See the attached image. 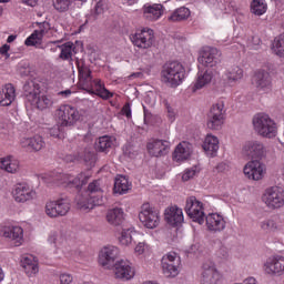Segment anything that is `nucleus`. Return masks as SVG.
Here are the masks:
<instances>
[{
	"instance_id": "obj_1",
	"label": "nucleus",
	"mask_w": 284,
	"mask_h": 284,
	"mask_svg": "<svg viewBox=\"0 0 284 284\" xmlns=\"http://www.w3.org/2000/svg\"><path fill=\"white\" fill-rule=\"evenodd\" d=\"M185 79V67L179 61L166 62L162 67L161 81L168 88H179Z\"/></svg>"
},
{
	"instance_id": "obj_2",
	"label": "nucleus",
	"mask_w": 284,
	"mask_h": 284,
	"mask_svg": "<svg viewBox=\"0 0 284 284\" xmlns=\"http://www.w3.org/2000/svg\"><path fill=\"white\" fill-rule=\"evenodd\" d=\"M78 72L79 79L82 81V83H84V85H88V83H93L95 91H89L91 94H97V97H100V99H103L104 101H108V99H112L114 97V93L110 92V90L105 88V84H103L100 79L92 81V71L88 65L78 62Z\"/></svg>"
},
{
	"instance_id": "obj_3",
	"label": "nucleus",
	"mask_w": 284,
	"mask_h": 284,
	"mask_svg": "<svg viewBox=\"0 0 284 284\" xmlns=\"http://www.w3.org/2000/svg\"><path fill=\"white\" fill-rule=\"evenodd\" d=\"M253 125L261 136L274 139L276 136V122L265 113H258L253 119Z\"/></svg>"
},
{
	"instance_id": "obj_4",
	"label": "nucleus",
	"mask_w": 284,
	"mask_h": 284,
	"mask_svg": "<svg viewBox=\"0 0 284 284\" xmlns=\"http://www.w3.org/2000/svg\"><path fill=\"white\" fill-rule=\"evenodd\" d=\"M223 123H225V103L220 101L211 106L206 125L209 130H221Z\"/></svg>"
},
{
	"instance_id": "obj_5",
	"label": "nucleus",
	"mask_w": 284,
	"mask_h": 284,
	"mask_svg": "<svg viewBox=\"0 0 284 284\" xmlns=\"http://www.w3.org/2000/svg\"><path fill=\"white\" fill-rule=\"evenodd\" d=\"M139 219L142 225L148 230H154V227H159V223H161L159 210L152 207L150 203H144L141 206Z\"/></svg>"
},
{
	"instance_id": "obj_6",
	"label": "nucleus",
	"mask_w": 284,
	"mask_h": 284,
	"mask_svg": "<svg viewBox=\"0 0 284 284\" xmlns=\"http://www.w3.org/2000/svg\"><path fill=\"white\" fill-rule=\"evenodd\" d=\"M262 201L270 210H278L284 205V191L278 186H271L265 190Z\"/></svg>"
},
{
	"instance_id": "obj_7",
	"label": "nucleus",
	"mask_w": 284,
	"mask_h": 284,
	"mask_svg": "<svg viewBox=\"0 0 284 284\" xmlns=\"http://www.w3.org/2000/svg\"><path fill=\"white\" fill-rule=\"evenodd\" d=\"M70 207V200L68 197H60L55 201L47 202L45 214L50 219H59L60 216H67Z\"/></svg>"
},
{
	"instance_id": "obj_8",
	"label": "nucleus",
	"mask_w": 284,
	"mask_h": 284,
	"mask_svg": "<svg viewBox=\"0 0 284 284\" xmlns=\"http://www.w3.org/2000/svg\"><path fill=\"white\" fill-rule=\"evenodd\" d=\"M185 212L194 223H199V225H203V223H205L203 203L196 200V196H190L186 199Z\"/></svg>"
},
{
	"instance_id": "obj_9",
	"label": "nucleus",
	"mask_w": 284,
	"mask_h": 284,
	"mask_svg": "<svg viewBox=\"0 0 284 284\" xmlns=\"http://www.w3.org/2000/svg\"><path fill=\"white\" fill-rule=\"evenodd\" d=\"M55 116H58L61 128H70L80 119L79 111L71 105H61L55 111Z\"/></svg>"
},
{
	"instance_id": "obj_10",
	"label": "nucleus",
	"mask_w": 284,
	"mask_h": 284,
	"mask_svg": "<svg viewBox=\"0 0 284 284\" xmlns=\"http://www.w3.org/2000/svg\"><path fill=\"white\" fill-rule=\"evenodd\" d=\"M162 272L166 278H174L179 276V267L181 265V257L176 256L175 252L168 253L162 257Z\"/></svg>"
},
{
	"instance_id": "obj_11",
	"label": "nucleus",
	"mask_w": 284,
	"mask_h": 284,
	"mask_svg": "<svg viewBox=\"0 0 284 284\" xmlns=\"http://www.w3.org/2000/svg\"><path fill=\"white\" fill-rule=\"evenodd\" d=\"M131 43L140 50H148L154 45V30L142 29L130 36Z\"/></svg>"
},
{
	"instance_id": "obj_12",
	"label": "nucleus",
	"mask_w": 284,
	"mask_h": 284,
	"mask_svg": "<svg viewBox=\"0 0 284 284\" xmlns=\"http://www.w3.org/2000/svg\"><path fill=\"white\" fill-rule=\"evenodd\" d=\"M199 63L205 68H214L221 63V51L216 48L205 47L199 58Z\"/></svg>"
},
{
	"instance_id": "obj_13",
	"label": "nucleus",
	"mask_w": 284,
	"mask_h": 284,
	"mask_svg": "<svg viewBox=\"0 0 284 284\" xmlns=\"http://www.w3.org/2000/svg\"><path fill=\"white\" fill-rule=\"evenodd\" d=\"M244 174L252 181H261L265 176V164L261 160H251L244 166Z\"/></svg>"
},
{
	"instance_id": "obj_14",
	"label": "nucleus",
	"mask_w": 284,
	"mask_h": 284,
	"mask_svg": "<svg viewBox=\"0 0 284 284\" xmlns=\"http://www.w3.org/2000/svg\"><path fill=\"white\" fill-rule=\"evenodd\" d=\"M119 256V247L116 246H106L100 252L99 263L102 267L106 270H112V266L115 265L114 261H116Z\"/></svg>"
},
{
	"instance_id": "obj_15",
	"label": "nucleus",
	"mask_w": 284,
	"mask_h": 284,
	"mask_svg": "<svg viewBox=\"0 0 284 284\" xmlns=\"http://www.w3.org/2000/svg\"><path fill=\"white\" fill-rule=\"evenodd\" d=\"M111 270H113L115 278H121V281H130V278H134V270L125 260L118 261Z\"/></svg>"
},
{
	"instance_id": "obj_16",
	"label": "nucleus",
	"mask_w": 284,
	"mask_h": 284,
	"mask_svg": "<svg viewBox=\"0 0 284 284\" xmlns=\"http://www.w3.org/2000/svg\"><path fill=\"white\" fill-rule=\"evenodd\" d=\"M220 278L221 275L213 263L209 262L202 265V276L200 280L201 284H216L219 283Z\"/></svg>"
},
{
	"instance_id": "obj_17",
	"label": "nucleus",
	"mask_w": 284,
	"mask_h": 284,
	"mask_svg": "<svg viewBox=\"0 0 284 284\" xmlns=\"http://www.w3.org/2000/svg\"><path fill=\"white\" fill-rule=\"evenodd\" d=\"M253 85L260 92H270L272 90V75L267 71H257L253 77Z\"/></svg>"
},
{
	"instance_id": "obj_18",
	"label": "nucleus",
	"mask_w": 284,
	"mask_h": 284,
	"mask_svg": "<svg viewBox=\"0 0 284 284\" xmlns=\"http://www.w3.org/2000/svg\"><path fill=\"white\" fill-rule=\"evenodd\" d=\"M146 150L151 156H165L170 151V142L165 140H151L146 144Z\"/></svg>"
},
{
	"instance_id": "obj_19",
	"label": "nucleus",
	"mask_w": 284,
	"mask_h": 284,
	"mask_svg": "<svg viewBox=\"0 0 284 284\" xmlns=\"http://www.w3.org/2000/svg\"><path fill=\"white\" fill-rule=\"evenodd\" d=\"M244 154L250 156L252 161H261L265 156V146L258 141L247 142L243 148Z\"/></svg>"
},
{
	"instance_id": "obj_20",
	"label": "nucleus",
	"mask_w": 284,
	"mask_h": 284,
	"mask_svg": "<svg viewBox=\"0 0 284 284\" xmlns=\"http://www.w3.org/2000/svg\"><path fill=\"white\" fill-rule=\"evenodd\" d=\"M41 94V81L33 79L28 80L23 85V97L28 103L36 101Z\"/></svg>"
},
{
	"instance_id": "obj_21",
	"label": "nucleus",
	"mask_w": 284,
	"mask_h": 284,
	"mask_svg": "<svg viewBox=\"0 0 284 284\" xmlns=\"http://www.w3.org/2000/svg\"><path fill=\"white\" fill-rule=\"evenodd\" d=\"M12 194L17 203H26V201H30L33 199L34 191H32L30 185L26 183H20L14 186Z\"/></svg>"
},
{
	"instance_id": "obj_22",
	"label": "nucleus",
	"mask_w": 284,
	"mask_h": 284,
	"mask_svg": "<svg viewBox=\"0 0 284 284\" xmlns=\"http://www.w3.org/2000/svg\"><path fill=\"white\" fill-rule=\"evenodd\" d=\"M20 145L27 150V152H41V150L45 148V141H43L41 135H36L33 138H22Z\"/></svg>"
},
{
	"instance_id": "obj_23",
	"label": "nucleus",
	"mask_w": 284,
	"mask_h": 284,
	"mask_svg": "<svg viewBox=\"0 0 284 284\" xmlns=\"http://www.w3.org/2000/svg\"><path fill=\"white\" fill-rule=\"evenodd\" d=\"M164 219L169 225H172V227H176L183 223V209L174 205L171 207H168L164 213Z\"/></svg>"
},
{
	"instance_id": "obj_24",
	"label": "nucleus",
	"mask_w": 284,
	"mask_h": 284,
	"mask_svg": "<svg viewBox=\"0 0 284 284\" xmlns=\"http://www.w3.org/2000/svg\"><path fill=\"white\" fill-rule=\"evenodd\" d=\"M85 192L88 193V196L97 203V205H103V203H105L103 200V187H101L100 180H94L89 183Z\"/></svg>"
},
{
	"instance_id": "obj_25",
	"label": "nucleus",
	"mask_w": 284,
	"mask_h": 284,
	"mask_svg": "<svg viewBox=\"0 0 284 284\" xmlns=\"http://www.w3.org/2000/svg\"><path fill=\"white\" fill-rule=\"evenodd\" d=\"M266 274H284V257L281 255L270 257L265 263Z\"/></svg>"
},
{
	"instance_id": "obj_26",
	"label": "nucleus",
	"mask_w": 284,
	"mask_h": 284,
	"mask_svg": "<svg viewBox=\"0 0 284 284\" xmlns=\"http://www.w3.org/2000/svg\"><path fill=\"white\" fill-rule=\"evenodd\" d=\"M4 239H10L14 247H19L23 243V229L21 226H6L2 229Z\"/></svg>"
},
{
	"instance_id": "obj_27",
	"label": "nucleus",
	"mask_w": 284,
	"mask_h": 284,
	"mask_svg": "<svg viewBox=\"0 0 284 284\" xmlns=\"http://www.w3.org/2000/svg\"><path fill=\"white\" fill-rule=\"evenodd\" d=\"M16 99L17 89H14V85L12 83H8L2 89H0V105H2V108H8V105H12Z\"/></svg>"
},
{
	"instance_id": "obj_28",
	"label": "nucleus",
	"mask_w": 284,
	"mask_h": 284,
	"mask_svg": "<svg viewBox=\"0 0 284 284\" xmlns=\"http://www.w3.org/2000/svg\"><path fill=\"white\" fill-rule=\"evenodd\" d=\"M163 12H165V8L160 3L144 4L143 7V17L146 21H159V18L163 17Z\"/></svg>"
},
{
	"instance_id": "obj_29",
	"label": "nucleus",
	"mask_w": 284,
	"mask_h": 284,
	"mask_svg": "<svg viewBox=\"0 0 284 284\" xmlns=\"http://www.w3.org/2000/svg\"><path fill=\"white\" fill-rule=\"evenodd\" d=\"M206 226L210 232H223L225 230V219L217 213H211L205 217Z\"/></svg>"
},
{
	"instance_id": "obj_30",
	"label": "nucleus",
	"mask_w": 284,
	"mask_h": 284,
	"mask_svg": "<svg viewBox=\"0 0 284 284\" xmlns=\"http://www.w3.org/2000/svg\"><path fill=\"white\" fill-rule=\"evenodd\" d=\"M192 156V144L190 142H180L174 152H173V161L178 163L181 161H187Z\"/></svg>"
},
{
	"instance_id": "obj_31",
	"label": "nucleus",
	"mask_w": 284,
	"mask_h": 284,
	"mask_svg": "<svg viewBox=\"0 0 284 284\" xmlns=\"http://www.w3.org/2000/svg\"><path fill=\"white\" fill-rule=\"evenodd\" d=\"M106 221L109 225H113V227H119L123 225V221H125V213L121 207H114L106 212Z\"/></svg>"
},
{
	"instance_id": "obj_32",
	"label": "nucleus",
	"mask_w": 284,
	"mask_h": 284,
	"mask_svg": "<svg viewBox=\"0 0 284 284\" xmlns=\"http://www.w3.org/2000/svg\"><path fill=\"white\" fill-rule=\"evenodd\" d=\"M214 78V73L212 71H200L197 73V79L195 83H193L192 92H196V90H202V88H205V85L212 83V79Z\"/></svg>"
},
{
	"instance_id": "obj_33",
	"label": "nucleus",
	"mask_w": 284,
	"mask_h": 284,
	"mask_svg": "<svg viewBox=\"0 0 284 284\" xmlns=\"http://www.w3.org/2000/svg\"><path fill=\"white\" fill-rule=\"evenodd\" d=\"M202 148L209 156H216V152H219V138L207 134Z\"/></svg>"
},
{
	"instance_id": "obj_34",
	"label": "nucleus",
	"mask_w": 284,
	"mask_h": 284,
	"mask_svg": "<svg viewBox=\"0 0 284 284\" xmlns=\"http://www.w3.org/2000/svg\"><path fill=\"white\" fill-rule=\"evenodd\" d=\"M19 160L12 156L2 158L0 160V170H4V172H9V174H17V172H19Z\"/></svg>"
},
{
	"instance_id": "obj_35",
	"label": "nucleus",
	"mask_w": 284,
	"mask_h": 284,
	"mask_svg": "<svg viewBox=\"0 0 284 284\" xmlns=\"http://www.w3.org/2000/svg\"><path fill=\"white\" fill-rule=\"evenodd\" d=\"M116 143V138L110 135L100 136L99 140L95 142V150L98 152H110L112 148Z\"/></svg>"
},
{
	"instance_id": "obj_36",
	"label": "nucleus",
	"mask_w": 284,
	"mask_h": 284,
	"mask_svg": "<svg viewBox=\"0 0 284 284\" xmlns=\"http://www.w3.org/2000/svg\"><path fill=\"white\" fill-rule=\"evenodd\" d=\"M75 203L77 206L79 207V210H94V207H97V204L94 202V200L90 199V196H88L87 191L84 192V194L82 193H78L75 196Z\"/></svg>"
},
{
	"instance_id": "obj_37",
	"label": "nucleus",
	"mask_w": 284,
	"mask_h": 284,
	"mask_svg": "<svg viewBox=\"0 0 284 284\" xmlns=\"http://www.w3.org/2000/svg\"><path fill=\"white\" fill-rule=\"evenodd\" d=\"M132 183L128 180V178L123 175H119L115 178L113 192L115 194H128V191L131 190Z\"/></svg>"
},
{
	"instance_id": "obj_38",
	"label": "nucleus",
	"mask_w": 284,
	"mask_h": 284,
	"mask_svg": "<svg viewBox=\"0 0 284 284\" xmlns=\"http://www.w3.org/2000/svg\"><path fill=\"white\" fill-rule=\"evenodd\" d=\"M43 34H45V31L43 29H41L40 31L36 30L31 36L26 39L24 45L43 49V45H41V43L43 42Z\"/></svg>"
},
{
	"instance_id": "obj_39",
	"label": "nucleus",
	"mask_w": 284,
	"mask_h": 284,
	"mask_svg": "<svg viewBox=\"0 0 284 284\" xmlns=\"http://www.w3.org/2000/svg\"><path fill=\"white\" fill-rule=\"evenodd\" d=\"M81 179H83L82 174L77 178L68 174L62 175V181L63 183H65L67 187H75V190H81V187L85 185V180H81Z\"/></svg>"
},
{
	"instance_id": "obj_40",
	"label": "nucleus",
	"mask_w": 284,
	"mask_h": 284,
	"mask_svg": "<svg viewBox=\"0 0 284 284\" xmlns=\"http://www.w3.org/2000/svg\"><path fill=\"white\" fill-rule=\"evenodd\" d=\"M225 77L227 83H230L231 85L234 83H239V81L243 79V69H241L240 67H233L225 72Z\"/></svg>"
},
{
	"instance_id": "obj_41",
	"label": "nucleus",
	"mask_w": 284,
	"mask_h": 284,
	"mask_svg": "<svg viewBox=\"0 0 284 284\" xmlns=\"http://www.w3.org/2000/svg\"><path fill=\"white\" fill-rule=\"evenodd\" d=\"M21 265L28 276H34V274H39V264L32 258L24 257L21 262Z\"/></svg>"
},
{
	"instance_id": "obj_42",
	"label": "nucleus",
	"mask_w": 284,
	"mask_h": 284,
	"mask_svg": "<svg viewBox=\"0 0 284 284\" xmlns=\"http://www.w3.org/2000/svg\"><path fill=\"white\" fill-rule=\"evenodd\" d=\"M33 108L38 110H48V108H52V99L48 95H38L33 102L30 103Z\"/></svg>"
},
{
	"instance_id": "obj_43",
	"label": "nucleus",
	"mask_w": 284,
	"mask_h": 284,
	"mask_svg": "<svg viewBox=\"0 0 284 284\" xmlns=\"http://www.w3.org/2000/svg\"><path fill=\"white\" fill-rule=\"evenodd\" d=\"M251 12L256 17H263L267 12V3L265 0H253L251 2Z\"/></svg>"
},
{
	"instance_id": "obj_44",
	"label": "nucleus",
	"mask_w": 284,
	"mask_h": 284,
	"mask_svg": "<svg viewBox=\"0 0 284 284\" xmlns=\"http://www.w3.org/2000/svg\"><path fill=\"white\" fill-rule=\"evenodd\" d=\"M58 48L61 49L59 59L62 61H72V52H74V43L65 42L64 44L59 45Z\"/></svg>"
},
{
	"instance_id": "obj_45",
	"label": "nucleus",
	"mask_w": 284,
	"mask_h": 284,
	"mask_svg": "<svg viewBox=\"0 0 284 284\" xmlns=\"http://www.w3.org/2000/svg\"><path fill=\"white\" fill-rule=\"evenodd\" d=\"M190 9L181 7L169 17V21H185L190 19Z\"/></svg>"
},
{
	"instance_id": "obj_46",
	"label": "nucleus",
	"mask_w": 284,
	"mask_h": 284,
	"mask_svg": "<svg viewBox=\"0 0 284 284\" xmlns=\"http://www.w3.org/2000/svg\"><path fill=\"white\" fill-rule=\"evenodd\" d=\"M74 0H53V8L57 12H68Z\"/></svg>"
},
{
	"instance_id": "obj_47",
	"label": "nucleus",
	"mask_w": 284,
	"mask_h": 284,
	"mask_svg": "<svg viewBox=\"0 0 284 284\" xmlns=\"http://www.w3.org/2000/svg\"><path fill=\"white\" fill-rule=\"evenodd\" d=\"M273 52H275L277 57H284V33L274 39Z\"/></svg>"
},
{
	"instance_id": "obj_48",
	"label": "nucleus",
	"mask_w": 284,
	"mask_h": 284,
	"mask_svg": "<svg viewBox=\"0 0 284 284\" xmlns=\"http://www.w3.org/2000/svg\"><path fill=\"white\" fill-rule=\"evenodd\" d=\"M134 231L132 229H123L119 242L121 245H130L132 243V235Z\"/></svg>"
},
{
	"instance_id": "obj_49",
	"label": "nucleus",
	"mask_w": 284,
	"mask_h": 284,
	"mask_svg": "<svg viewBox=\"0 0 284 284\" xmlns=\"http://www.w3.org/2000/svg\"><path fill=\"white\" fill-rule=\"evenodd\" d=\"M262 230L265 232H274L276 230V222L274 220H265L261 223Z\"/></svg>"
},
{
	"instance_id": "obj_50",
	"label": "nucleus",
	"mask_w": 284,
	"mask_h": 284,
	"mask_svg": "<svg viewBox=\"0 0 284 284\" xmlns=\"http://www.w3.org/2000/svg\"><path fill=\"white\" fill-rule=\"evenodd\" d=\"M104 10H105V0L98 1L94 7L95 17H99V14H103Z\"/></svg>"
},
{
	"instance_id": "obj_51",
	"label": "nucleus",
	"mask_w": 284,
	"mask_h": 284,
	"mask_svg": "<svg viewBox=\"0 0 284 284\" xmlns=\"http://www.w3.org/2000/svg\"><path fill=\"white\" fill-rule=\"evenodd\" d=\"M196 176V169H186L182 175V181H190V179H194Z\"/></svg>"
},
{
	"instance_id": "obj_52",
	"label": "nucleus",
	"mask_w": 284,
	"mask_h": 284,
	"mask_svg": "<svg viewBox=\"0 0 284 284\" xmlns=\"http://www.w3.org/2000/svg\"><path fill=\"white\" fill-rule=\"evenodd\" d=\"M73 277L70 274L63 273L60 275V284H72Z\"/></svg>"
},
{
	"instance_id": "obj_53",
	"label": "nucleus",
	"mask_w": 284,
	"mask_h": 284,
	"mask_svg": "<svg viewBox=\"0 0 284 284\" xmlns=\"http://www.w3.org/2000/svg\"><path fill=\"white\" fill-rule=\"evenodd\" d=\"M122 114L126 116V119H132V108L130 106V103L123 105Z\"/></svg>"
},
{
	"instance_id": "obj_54",
	"label": "nucleus",
	"mask_w": 284,
	"mask_h": 284,
	"mask_svg": "<svg viewBox=\"0 0 284 284\" xmlns=\"http://www.w3.org/2000/svg\"><path fill=\"white\" fill-rule=\"evenodd\" d=\"M49 134L50 136H54L55 139H58L59 136H61V129H59V126H53L49 130Z\"/></svg>"
},
{
	"instance_id": "obj_55",
	"label": "nucleus",
	"mask_w": 284,
	"mask_h": 284,
	"mask_svg": "<svg viewBox=\"0 0 284 284\" xmlns=\"http://www.w3.org/2000/svg\"><path fill=\"white\" fill-rule=\"evenodd\" d=\"M84 163H92L94 161V153L92 152H85L83 156Z\"/></svg>"
},
{
	"instance_id": "obj_56",
	"label": "nucleus",
	"mask_w": 284,
	"mask_h": 284,
	"mask_svg": "<svg viewBox=\"0 0 284 284\" xmlns=\"http://www.w3.org/2000/svg\"><path fill=\"white\" fill-rule=\"evenodd\" d=\"M10 44H3L1 48H0V54H2L3 57H10Z\"/></svg>"
},
{
	"instance_id": "obj_57",
	"label": "nucleus",
	"mask_w": 284,
	"mask_h": 284,
	"mask_svg": "<svg viewBox=\"0 0 284 284\" xmlns=\"http://www.w3.org/2000/svg\"><path fill=\"white\" fill-rule=\"evenodd\" d=\"M166 110H168L169 119H171V121H174V116L176 114V112H174V109L169 104H166Z\"/></svg>"
},
{
	"instance_id": "obj_58",
	"label": "nucleus",
	"mask_w": 284,
	"mask_h": 284,
	"mask_svg": "<svg viewBox=\"0 0 284 284\" xmlns=\"http://www.w3.org/2000/svg\"><path fill=\"white\" fill-rule=\"evenodd\" d=\"M143 110H144V122L148 123V121H150V119H152V113L145 106H143Z\"/></svg>"
},
{
	"instance_id": "obj_59",
	"label": "nucleus",
	"mask_w": 284,
	"mask_h": 284,
	"mask_svg": "<svg viewBox=\"0 0 284 284\" xmlns=\"http://www.w3.org/2000/svg\"><path fill=\"white\" fill-rule=\"evenodd\" d=\"M135 252L138 254H143V252H145V244L144 243H139L136 246H135Z\"/></svg>"
},
{
	"instance_id": "obj_60",
	"label": "nucleus",
	"mask_w": 284,
	"mask_h": 284,
	"mask_svg": "<svg viewBox=\"0 0 284 284\" xmlns=\"http://www.w3.org/2000/svg\"><path fill=\"white\" fill-rule=\"evenodd\" d=\"M240 284H258V282L254 277H247L243 281V283Z\"/></svg>"
},
{
	"instance_id": "obj_61",
	"label": "nucleus",
	"mask_w": 284,
	"mask_h": 284,
	"mask_svg": "<svg viewBox=\"0 0 284 284\" xmlns=\"http://www.w3.org/2000/svg\"><path fill=\"white\" fill-rule=\"evenodd\" d=\"M26 6H30L31 8H34V6H37V3H39V0H22Z\"/></svg>"
},
{
	"instance_id": "obj_62",
	"label": "nucleus",
	"mask_w": 284,
	"mask_h": 284,
	"mask_svg": "<svg viewBox=\"0 0 284 284\" xmlns=\"http://www.w3.org/2000/svg\"><path fill=\"white\" fill-rule=\"evenodd\" d=\"M49 243H53L54 245H57V233H52L50 236H49Z\"/></svg>"
},
{
	"instance_id": "obj_63",
	"label": "nucleus",
	"mask_w": 284,
	"mask_h": 284,
	"mask_svg": "<svg viewBox=\"0 0 284 284\" xmlns=\"http://www.w3.org/2000/svg\"><path fill=\"white\" fill-rule=\"evenodd\" d=\"M139 0H122V3H126V6H134V3H138Z\"/></svg>"
},
{
	"instance_id": "obj_64",
	"label": "nucleus",
	"mask_w": 284,
	"mask_h": 284,
	"mask_svg": "<svg viewBox=\"0 0 284 284\" xmlns=\"http://www.w3.org/2000/svg\"><path fill=\"white\" fill-rule=\"evenodd\" d=\"M216 170L217 172H223V170H225V163L217 164Z\"/></svg>"
}]
</instances>
